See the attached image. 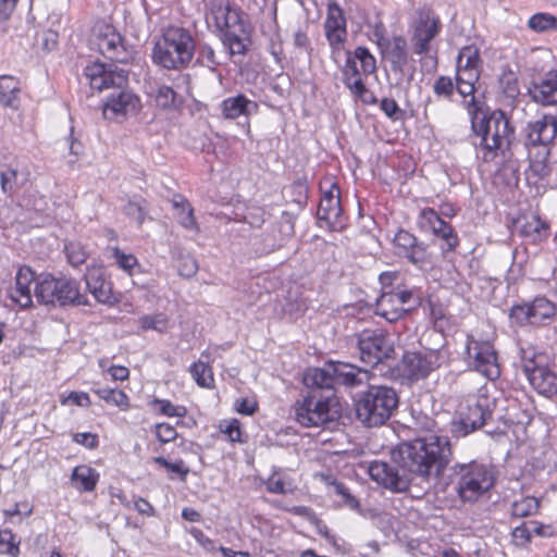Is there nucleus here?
<instances>
[{
  "mask_svg": "<svg viewBox=\"0 0 557 557\" xmlns=\"http://www.w3.org/2000/svg\"><path fill=\"white\" fill-rule=\"evenodd\" d=\"M1 189L4 194L11 195L17 187V171L8 169L0 173Z\"/></svg>",
  "mask_w": 557,
  "mask_h": 557,
  "instance_id": "nucleus-55",
  "label": "nucleus"
},
{
  "mask_svg": "<svg viewBox=\"0 0 557 557\" xmlns=\"http://www.w3.org/2000/svg\"><path fill=\"white\" fill-rule=\"evenodd\" d=\"M92 392L106 403L120 407L125 410L129 407L128 396L122 391L117 388L110 387H99L94 388Z\"/></svg>",
  "mask_w": 557,
  "mask_h": 557,
  "instance_id": "nucleus-35",
  "label": "nucleus"
},
{
  "mask_svg": "<svg viewBox=\"0 0 557 557\" xmlns=\"http://www.w3.org/2000/svg\"><path fill=\"white\" fill-rule=\"evenodd\" d=\"M195 53L197 54L196 62L211 71H214L221 64L214 49L207 42H200L198 46L195 45Z\"/></svg>",
  "mask_w": 557,
  "mask_h": 557,
  "instance_id": "nucleus-38",
  "label": "nucleus"
},
{
  "mask_svg": "<svg viewBox=\"0 0 557 557\" xmlns=\"http://www.w3.org/2000/svg\"><path fill=\"white\" fill-rule=\"evenodd\" d=\"M467 110L471 119V129L480 138L478 149L482 151V160L492 162L498 156L507 158L515 139V128L505 112L494 110L482 113L478 111L473 99L468 102Z\"/></svg>",
  "mask_w": 557,
  "mask_h": 557,
  "instance_id": "nucleus-3",
  "label": "nucleus"
},
{
  "mask_svg": "<svg viewBox=\"0 0 557 557\" xmlns=\"http://www.w3.org/2000/svg\"><path fill=\"white\" fill-rule=\"evenodd\" d=\"M21 92L18 81L11 75L0 76V104L3 107L16 109L18 106V96Z\"/></svg>",
  "mask_w": 557,
  "mask_h": 557,
  "instance_id": "nucleus-30",
  "label": "nucleus"
},
{
  "mask_svg": "<svg viewBox=\"0 0 557 557\" xmlns=\"http://www.w3.org/2000/svg\"><path fill=\"white\" fill-rule=\"evenodd\" d=\"M524 146L550 145L557 136V117L544 114L541 119L529 122L522 129Z\"/></svg>",
  "mask_w": 557,
  "mask_h": 557,
  "instance_id": "nucleus-19",
  "label": "nucleus"
},
{
  "mask_svg": "<svg viewBox=\"0 0 557 557\" xmlns=\"http://www.w3.org/2000/svg\"><path fill=\"white\" fill-rule=\"evenodd\" d=\"M151 404L159 406L160 413L166 417L182 418L186 414V408L184 406H175L168 399L154 398Z\"/></svg>",
  "mask_w": 557,
  "mask_h": 557,
  "instance_id": "nucleus-54",
  "label": "nucleus"
},
{
  "mask_svg": "<svg viewBox=\"0 0 557 557\" xmlns=\"http://www.w3.org/2000/svg\"><path fill=\"white\" fill-rule=\"evenodd\" d=\"M451 457L447 437L429 434L399 444L391 453V461L374 460L368 467L370 478L393 492L408 490L413 475L428 479L444 475L459 500L474 504L495 485V471L479 460L457 461L447 467Z\"/></svg>",
  "mask_w": 557,
  "mask_h": 557,
  "instance_id": "nucleus-1",
  "label": "nucleus"
},
{
  "mask_svg": "<svg viewBox=\"0 0 557 557\" xmlns=\"http://www.w3.org/2000/svg\"><path fill=\"white\" fill-rule=\"evenodd\" d=\"M433 90L435 95L450 99L455 90V85L450 77L440 76L434 83Z\"/></svg>",
  "mask_w": 557,
  "mask_h": 557,
  "instance_id": "nucleus-58",
  "label": "nucleus"
},
{
  "mask_svg": "<svg viewBox=\"0 0 557 557\" xmlns=\"http://www.w3.org/2000/svg\"><path fill=\"white\" fill-rule=\"evenodd\" d=\"M177 269L181 276L191 277L198 271V263L193 257H182L178 260Z\"/></svg>",
  "mask_w": 557,
  "mask_h": 557,
  "instance_id": "nucleus-62",
  "label": "nucleus"
},
{
  "mask_svg": "<svg viewBox=\"0 0 557 557\" xmlns=\"http://www.w3.org/2000/svg\"><path fill=\"white\" fill-rule=\"evenodd\" d=\"M520 357L522 371L534 389L546 397L557 395V372L547 366L546 355L528 346L520 349Z\"/></svg>",
  "mask_w": 557,
  "mask_h": 557,
  "instance_id": "nucleus-9",
  "label": "nucleus"
},
{
  "mask_svg": "<svg viewBox=\"0 0 557 557\" xmlns=\"http://www.w3.org/2000/svg\"><path fill=\"white\" fill-rule=\"evenodd\" d=\"M370 372L351 363L327 361L322 368L307 369V381L310 384H322L324 388L335 392L336 386L356 388L369 384Z\"/></svg>",
  "mask_w": 557,
  "mask_h": 557,
  "instance_id": "nucleus-7",
  "label": "nucleus"
},
{
  "mask_svg": "<svg viewBox=\"0 0 557 557\" xmlns=\"http://www.w3.org/2000/svg\"><path fill=\"white\" fill-rule=\"evenodd\" d=\"M436 237L441 238L444 242V245L442 247L443 252L454 251L459 245L458 235L451 225L444 230Z\"/></svg>",
  "mask_w": 557,
  "mask_h": 557,
  "instance_id": "nucleus-61",
  "label": "nucleus"
},
{
  "mask_svg": "<svg viewBox=\"0 0 557 557\" xmlns=\"http://www.w3.org/2000/svg\"><path fill=\"white\" fill-rule=\"evenodd\" d=\"M154 428L157 438L163 444L170 443L177 437L175 428L169 423H157Z\"/></svg>",
  "mask_w": 557,
  "mask_h": 557,
  "instance_id": "nucleus-63",
  "label": "nucleus"
},
{
  "mask_svg": "<svg viewBox=\"0 0 557 557\" xmlns=\"http://www.w3.org/2000/svg\"><path fill=\"white\" fill-rule=\"evenodd\" d=\"M337 186L334 184L329 191H325L320 200L317 216L320 222H324L330 230H339L343 227L342 207L338 194H334Z\"/></svg>",
  "mask_w": 557,
  "mask_h": 557,
  "instance_id": "nucleus-20",
  "label": "nucleus"
},
{
  "mask_svg": "<svg viewBox=\"0 0 557 557\" xmlns=\"http://www.w3.org/2000/svg\"><path fill=\"white\" fill-rule=\"evenodd\" d=\"M344 84L352 83L354 79L360 78L359 70L357 67V60L354 54L347 52V59L343 67Z\"/></svg>",
  "mask_w": 557,
  "mask_h": 557,
  "instance_id": "nucleus-60",
  "label": "nucleus"
},
{
  "mask_svg": "<svg viewBox=\"0 0 557 557\" xmlns=\"http://www.w3.org/2000/svg\"><path fill=\"white\" fill-rule=\"evenodd\" d=\"M374 35L377 37V45L386 59L389 60H408L407 41L403 36H394L392 40H385L376 28Z\"/></svg>",
  "mask_w": 557,
  "mask_h": 557,
  "instance_id": "nucleus-28",
  "label": "nucleus"
},
{
  "mask_svg": "<svg viewBox=\"0 0 557 557\" xmlns=\"http://www.w3.org/2000/svg\"><path fill=\"white\" fill-rule=\"evenodd\" d=\"M211 16L221 37L249 28L244 12L228 1L213 4Z\"/></svg>",
  "mask_w": 557,
  "mask_h": 557,
  "instance_id": "nucleus-16",
  "label": "nucleus"
},
{
  "mask_svg": "<svg viewBox=\"0 0 557 557\" xmlns=\"http://www.w3.org/2000/svg\"><path fill=\"white\" fill-rule=\"evenodd\" d=\"M331 486L333 487L335 494L343 498L344 505L350 509L360 510L359 500L349 492L343 482L334 480L331 482Z\"/></svg>",
  "mask_w": 557,
  "mask_h": 557,
  "instance_id": "nucleus-51",
  "label": "nucleus"
},
{
  "mask_svg": "<svg viewBox=\"0 0 557 557\" xmlns=\"http://www.w3.org/2000/svg\"><path fill=\"white\" fill-rule=\"evenodd\" d=\"M92 89L99 91L113 88L102 104L103 116L108 120L122 121L135 115L140 109V99L132 90L125 89L128 72L112 64L95 62L85 67L84 72Z\"/></svg>",
  "mask_w": 557,
  "mask_h": 557,
  "instance_id": "nucleus-2",
  "label": "nucleus"
},
{
  "mask_svg": "<svg viewBox=\"0 0 557 557\" xmlns=\"http://www.w3.org/2000/svg\"><path fill=\"white\" fill-rule=\"evenodd\" d=\"M35 281V272L29 267H21L15 275V287L9 293L10 298L21 308H29L33 305L30 285Z\"/></svg>",
  "mask_w": 557,
  "mask_h": 557,
  "instance_id": "nucleus-24",
  "label": "nucleus"
},
{
  "mask_svg": "<svg viewBox=\"0 0 557 557\" xmlns=\"http://www.w3.org/2000/svg\"><path fill=\"white\" fill-rule=\"evenodd\" d=\"M173 207L176 210V218L178 223L187 230H198V224L194 216V210L189 202L181 198L173 200Z\"/></svg>",
  "mask_w": 557,
  "mask_h": 557,
  "instance_id": "nucleus-37",
  "label": "nucleus"
},
{
  "mask_svg": "<svg viewBox=\"0 0 557 557\" xmlns=\"http://www.w3.org/2000/svg\"><path fill=\"white\" fill-rule=\"evenodd\" d=\"M533 325L550 320L556 314V306L546 297H536L530 302Z\"/></svg>",
  "mask_w": 557,
  "mask_h": 557,
  "instance_id": "nucleus-33",
  "label": "nucleus"
},
{
  "mask_svg": "<svg viewBox=\"0 0 557 557\" xmlns=\"http://www.w3.org/2000/svg\"><path fill=\"white\" fill-rule=\"evenodd\" d=\"M176 92L170 86L162 85L158 88L154 97L157 107L161 109H171L175 107Z\"/></svg>",
  "mask_w": 557,
  "mask_h": 557,
  "instance_id": "nucleus-46",
  "label": "nucleus"
},
{
  "mask_svg": "<svg viewBox=\"0 0 557 557\" xmlns=\"http://www.w3.org/2000/svg\"><path fill=\"white\" fill-rule=\"evenodd\" d=\"M354 55L357 61L360 62L362 72L366 75L372 74L376 70V61L375 58L370 53V51L366 47H357Z\"/></svg>",
  "mask_w": 557,
  "mask_h": 557,
  "instance_id": "nucleus-47",
  "label": "nucleus"
},
{
  "mask_svg": "<svg viewBox=\"0 0 557 557\" xmlns=\"http://www.w3.org/2000/svg\"><path fill=\"white\" fill-rule=\"evenodd\" d=\"M466 361L469 368L481 373L488 380L500 375L497 352L490 341H482L468 334L466 339Z\"/></svg>",
  "mask_w": 557,
  "mask_h": 557,
  "instance_id": "nucleus-12",
  "label": "nucleus"
},
{
  "mask_svg": "<svg viewBox=\"0 0 557 557\" xmlns=\"http://www.w3.org/2000/svg\"><path fill=\"white\" fill-rule=\"evenodd\" d=\"M223 46L227 49L230 55L240 54L247 52L249 40V28L236 33H230L221 37Z\"/></svg>",
  "mask_w": 557,
  "mask_h": 557,
  "instance_id": "nucleus-32",
  "label": "nucleus"
},
{
  "mask_svg": "<svg viewBox=\"0 0 557 557\" xmlns=\"http://www.w3.org/2000/svg\"><path fill=\"white\" fill-rule=\"evenodd\" d=\"M481 62L480 51L474 46L463 47L457 57V70L460 69H476Z\"/></svg>",
  "mask_w": 557,
  "mask_h": 557,
  "instance_id": "nucleus-41",
  "label": "nucleus"
},
{
  "mask_svg": "<svg viewBox=\"0 0 557 557\" xmlns=\"http://www.w3.org/2000/svg\"><path fill=\"white\" fill-rule=\"evenodd\" d=\"M412 41L416 54H425L430 50V41L436 37L441 29V22L429 8L417 10V20L412 24Z\"/></svg>",
  "mask_w": 557,
  "mask_h": 557,
  "instance_id": "nucleus-14",
  "label": "nucleus"
},
{
  "mask_svg": "<svg viewBox=\"0 0 557 557\" xmlns=\"http://www.w3.org/2000/svg\"><path fill=\"white\" fill-rule=\"evenodd\" d=\"M549 145H537L527 147L529 149L530 171L537 177L543 178L550 172L548 159L550 154Z\"/></svg>",
  "mask_w": 557,
  "mask_h": 557,
  "instance_id": "nucleus-27",
  "label": "nucleus"
},
{
  "mask_svg": "<svg viewBox=\"0 0 557 557\" xmlns=\"http://www.w3.org/2000/svg\"><path fill=\"white\" fill-rule=\"evenodd\" d=\"M380 108L385 113V115L393 121L403 119L405 114L397 102L392 98H383L380 102Z\"/></svg>",
  "mask_w": 557,
  "mask_h": 557,
  "instance_id": "nucleus-56",
  "label": "nucleus"
},
{
  "mask_svg": "<svg viewBox=\"0 0 557 557\" xmlns=\"http://www.w3.org/2000/svg\"><path fill=\"white\" fill-rule=\"evenodd\" d=\"M189 372L200 387L211 388L213 386L212 369L207 362L202 360L194 362L189 368Z\"/></svg>",
  "mask_w": 557,
  "mask_h": 557,
  "instance_id": "nucleus-36",
  "label": "nucleus"
},
{
  "mask_svg": "<svg viewBox=\"0 0 557 557\" xmlns=\"http://www.w3.org/2000/svg\"><path fill=\"white\" fill-rule=\"evenodd\" d=\"M509 318L513 323L520 326L527 324L533 325L530 302L513 305L510 308Z\"/></svg>",
  "mask_w": 557,
  "mask_h": 557,
  "instance_id": "nucleus-44",
  "label": "nucleus"
},
{
  "mask_svg": "<svg viewBox=\"0 0 557 557\" xmlns=\"http://www.w3.org/2000/svg\"><path fill=\"white\" fill-rule=\"evenodd\" d=\"M86 286L98 302L111 305L116 301L112 283L104 277L102 269H89L85 274Z\"/></svg>",
  "mask_w": 557,
  "mask_h": 557,
  "instance_id": "nucleus-22",
  "label": "nucleus"
},
{
  "mask_svg": "<svg viewBox=\"0 0 557 557\" xmlns=\"http://www.w3.org/2000/svg\"><path fill=\"white\" fill-rule=\"evenodd\" d=\"M306 392L294 405L295 419L305 428L324 426L341 417V405L334 391L324 388L322 384H310L307 371L304 373Z\"/></svg>",
  "mask_w": 557,
  "mask_h": 557,
  "instance_id": "nucleus-4",
  "label": "nucleus"
},
{
  "mask_svg": "<svg viewBox=\"0 0 557 557\" xmlns=\"http://www.w3.org/2000/svg\"><path fill=\"white\" fill-rule=\"evenodd\" d=\"M34 294L39 304L54 308L88 305L87 297L79 292L78 282L73 278L42 275L36 282Z\"/></svg>",
  "mask_w": 557,
  "mask_h": 557,
  "instance_id": "nucleus-8",
  "label": "nucleus"
},
{
  "mask_svg": "<svg viewBox=\"0 0 557 557\" xmlns=\"http://www.w3.org/2000/svg\"><path fill=\"white\" fill-rule=\"evenodd\" d=\"M528 26L537 33L557 28V18L549 13H536L528 21Z\"/></svg>",
  "mask_w": 557,
  "mask_h": 557,
  "instance_id": "nucleus-43",
  "label": "nucleus"
},
{
  "mask_svg": "<svg viewBox=\"0 0 557 557\" xmlns=\"http://www.w3.org/2000/svg\"><path fill=\"white\" fill-rule=\"evenodd\" d=\"M394 252L397 257L406 259L412 265L422 269L430 262L428 245L406 230H398L393 239Z\"/></svg>",
  "mask_w": 557,
  "mask_h": 557,
  "instance_id": "nucleus-15",
  "label": "nucleus"
},
{
  "mask_svg": "<svg viewBox=\"0 0 557 557\" xmlns=\"http://www.w3.org/2000/svg\"><path fill=\"white\" fill-rule=\"evenodd\" d=\"M285 195L292 202L302 209L308 200V183L306 177H299L285 188Z\"/></svg>",
  "mask_w": 557,
  "mask_h": 557,
  "instance_id": "nucleus-34",
  "label": "nucleus"
},
{
  "mask_svg": "<svg viewBox=\"0 0 557 557\" xmlns=\"http://www.w3.org/2000/svg\"><path fill=\"white\" fill-rule=\"evenodd\" d=\"M73 441L87 448H96L98 446V436L92 433H75Z\"/></svg>",
  "mask_w": 557,
  "mask_h": 557,
  "instance_id": "nucleus-64",
  "label": "nucleus"
},
{
  "mask_svg": "<svg viewBox=\"0 0 557 557\" xmlns=\"http://www.w3.org/2000/svg\"><path fill=\"white\" fill-rule=\"evenodd\" d=\"M97 46L99 51L113 62L127 63L131 59V52L125 48L122 36L109 24L100 26Z\"/></svg>",
  "mask_w": 557,
  "mask_h": 557,
  "instance_id": "nucleus-18",
  "label": "nucleus"
},
{
  "mask_svg": "<svg viewBox=\"0 0 557 557\" xmlns=\"http://www.w3.org/2000/svg\"><path fill=\"white\" fill-rule=\"evenodd\" d=\"M360 360L376 366L392 357L394 347L381 330H363L356 335Z\"/></svg>",
  "mask_w": 557,
  "mask_h": 557,
  "instance_id": "nucleus-13",
  "label": "nucleus"
},
{
  "mask_svg": "<svg viewBox=\"0 0 557 557\" xmlns=\"http://www.w3.org/2000/svg\"><path fill=\"white\" fill-rule=\"evenodd\" d=\"M511 535L515 545L521 547L528 545L532 540L529 522H523L521 525L516 527Z\"/></svg>",
  "mask_w": 557,
  "mask_h": 557,
  "instance_id": "nucleus-57",
  "label": "nucleus"
},
{
  "mask_svg": "<svg viewBox=\"0 0 557 557\" xmlns=\"http://www.w3.org/2000/svg\"><path fill=\"white\" fill-rule=\"evenodd\" d=\"M418 224L420 230L432 232L435 236L440 235L444 230L450 226L432 208H425L420 212Z\"/></svg>",
  "mask_w": 557,
  "mask_h": 557,
  "instance_id": "nucleus-31",
  "label": "nucleus"
},
{
  "mask_svg": "<svg viewBox=\"0 0 557 557\" xmlns=\"http://www.w3.org/2000/svg\"><path fill=\"white\" fill-rule=\"evenodd\" d=\"M0 553L17 557L20 555V541L12 530L4 528L0 529Z\"/></svg>",
  "mask_w": 557,
  "mask_h": 557,
  "instance_id": "nucleus-42",
  "label": "nucleus"
},
{
  "mask_svg": "<svg viewBox=\"0 0 557 557\" xmlns=\"http://www.w3.org/2000/svg\"><path fill=\"white\" fill-rule=\"evenodd\" d=\"M194 55L195 40L190 32L178 26L168 27L152 49L153 62L166 70L188 67Z\"/></svg>",
  "mask_w": 557,
  "mask_h": 557,
  "instance_id": "nucleus-5",
  "label": "nucleus"
},
{
  "mask_svg": "<svg viewBox=\"0 0 557 557\" xmlns=\"http://www.w3.org/2000/svg\"><path fill=\"white\" fill-rule=\"evenodd\" d=\"M441 349H426L424 352L406 351L397 364L398 375L410 383L426 379L444 362Z\"/></svg>",
  "mask_w": 557,
  "mask_h": 557,
  "instance_id": "nucleus-11",
  "label": "nucleus"
},
{
  "mask_svg": "<svg viewBox=\"0 0 557 557\" xmlns=\"http://www.w3.org/2000/svg\"><path fill=\"white\" fill-rule=\"evenodd\" d=\"M491 417L487 398H468L455 411L449 422V432L455 438L466 437L483 428Z\"/></svg>",
  "mask_w": 557,
  "mask_h": 557,
  "instance_id": "nucleus-10",
  "label": "nucleus"
},
{
  "mask_svg": "<svg viewBox=\"0 0 557 557\" xmlns=\"http://www.w3.org/2000/svg\"><path fill=\"white\" fill-rule=\"evenodd\" d=\"M529 94L535 102L557 104V70H550L532 81Z\"/></svg>",
  "mask_w": 557,
  "mask_h": 557,
  "instance_id": "nucleus-21",
  "label": "nucleus"
},
{
  "mask_svg": "<svg viewBox=\"0 0 557 557\" xmlns=\"http://www.w3.org/2000/svg\"><path fill=\"white\" fill-rule=\"evenodd\" d=\"M398 403V395L393 387L369 385L355 399L356 417L367 426H381L393 416Z\"/></svg>",
  "mask_w": 557,
  "mask_h": 557,
  "instance_id": "nucleus-6",
  "label": "nucleus"
},
{
  "mask_svg": "<svg viewBox=\"0 0 557 557\" xmlns=\"http://www.w3.org/2000/svg\"><path fill=\"white\" fill-rule=\"evenodd\" d=\"M517 225H521V234L531 237L533 240L541 239L542 233L546 232L545 222L540 218L532 215L517 221Z\"/></svg>",
  "mask_w": 557,
  "mask_h": 557,
  "instance_id": "nucleus-39",
  "label": "nucleus"
},
{
  "mask_svg": "<svg viewBox=\"0 0 557 557\" xmlns=\"http://www.w3.org/2000/svg\"><path fill=\"white\" fill-rule=\"evenodd\" d=\"M350 91L357 96L363 103L366 104H374L376 103V98L364 85L361 78L354 79L352 83H348L346 85Z\"/></svg>",
  "mask_w": 557,
  "mask_h": 557,
  "instance_id": "nucleus-49",
  "label": "nucleus"
},
{
  "mask_svg": "<svg viewBox=\"0 0 557 557\" xmlns=\"http://www.w3.org/2000/svg\"><path fill=\"white\" fill-rule=\"evenodd\" d=\"M124 213L134 219L138 225H141L146 219V201L145 200H131L124 207Z\"/></svg>",
  "mask_w": 557,
  "mask_h": 557,
  "instance_id": "nucleus-48",
  "label": "nucleus"
},
{
  "mask_svg": "<svg viewBox=\"0 0 557 557\" xmlns=\"http://www.w3.org/2000/svg\"><path fill=\"white\" fill-rule=\"evenodd\" d=\"M375 314L394 323L406 317V310L396 302L392 292L381 293L375 302Z\"/></svg>",
  "mask_w": 557,
  "mask_h": 557,
  "instance_id": "nucleus-25",
  "label": "nucleus"
},
{
  "mask_svg": "<svg viewBox=\"0 0 557 557\" xmlns=\"http://www.w3.org/2000/svg\"><path fill=\"white\" fill-rule=\"evenodd\" d=\"M539 499L532 496H527L512 503L511 515L516 518H524L535 515L539 511Z\"/></svg>",
  "mask_w": 557,
  "mask_h": 557,
  "instance_id": "nucleus-40",
  "label": "nucleus"
},
{
  "mask_svg": "<svg viewBox=\"0 0 557 557\" xmlns=\"http://www.w3.org/2000/svg\"><path fill=\"white\" fill-rule=\"evenodd\" d=\"M400 272L398 271H385L379 275V283L381 286V293L393 292L399 285L405 284L400 282Z\"/></svg>",
  "mask_w": 557,
  "mask_h": 557,
  "instance_id": "nucleus-52",
  "label": "nucleus"
},
{
  "mask_svg": "<svg viewBox=\"0 0 557 557\" xmlns=\"http://www.w3.org/2000/svg\"><path fill=\"white\" fill-rule=\"evenodd\" d=\"M99 474L97 471L86 465L74 468L71 474L72 484L81 492H92L96 488Z\"/></svg>",
  "mask_w": 557,
  "mask_h": 557,
  "instance_id": "nucleus-29",
  "label": "nucleus"
},
{
  "mask_svg": "<svg viewBox=\"0 0 557 557\" xmlns=\"http://www.w3.org/2000/svg\"><path fill=\"white\" fill-rule=\"evenodd\" d=\"M258 111V102L250 100L244 94L227 97L221 102L222 115L227 120H236L239 116L249 117Z\"/></svg>",
  "mask_w": 557,
  "mask_h": 557,
  "instance_id": "nucleus-23",
  "label": "nucleus"
},
{
  "mask_svg": "<svg viewBox=\"0 0 557 557\" xmlns=\"http://www.w3.org/2000/svg\"><path fill=\"white\" fill-rule=\"evenodd\" d=\"M455 88L459 92V95L463 98V103L467 107L468 102L473 99L475 107L478 108V111H481V103L476 100L474 96V84L472 83H463L460 81H456Z\"/></svg>",
  "mask_w": 557,
  "mask_h": 557,
  "instance_id": "nucleus-59",
  "label": "nucleus"
},
{
  "mask_svg": "<svg viewBox=\"0 0 557 557\" xmlns=\"http://www.w3.org/2000/svg\"><path fill=\"white\" fill-rule=\"evenodd\" d=\"M392 295L401 309L406 310V315L419 308L423 298L422 290L419 287L408 286L407 284L399 285L392 292Z\"/></svg>",
  "mask_w": 557,
  "mask_h": 557,
  "instance_id": "nucleus-26",
  "label": "nucleus"
},
{
  "mask_svg": "<svg viewBox=\"0 0 557 557\" xmlns=\"http://www.w3.org/2000/svg\"><path fill=\"white\" fill-rule=\"evenodd\" d=\"M65 253L69 262L73 267H79L85 263L88 252L79 242H70L65 244Z\"/></svg>",
  "mask_w": 557,
  "mask_h": 557,
  "instance_id": "nucleus-45",
  "label": "nucleus"
},
{
  "mask_svg": "<svg viewBox=\"0 0 557 557\" xmlns=\"http://www.w3.org/2000/svg\"><path fill=\"white\" fill-rule=\"evenodd\" d=\"M166 325L168 319L162 313L140 318V326L143 330H154L162 333L166 330Z\"/></svg>",
  "mask_w": 557,
  "mask_h": 557,
  "instance_id": "nucleus-53",
  "label": "nucleus"
},
{
  "mask_svg": "<svg viewBox=\"0 0 557 557\" xmlns=\"http://www.w3.org/2000/svg\"><path fill=\"white\" fill-rule=\"evenodd\" d=\"M112 257L114 258L119 268L128 274H132L134 268L138 265V260L134 255L125 253L117 247L112 249Z\"/></svg>",
  "mask_w": 557,
  "mask_h": 557,
  "instance_id": "nucleus-50",
  "label": "nucleus"
},
{
  "mask_svg": "<svg viewBox=\"0 0 557 557\" xmlns=\"http://www.w3.org/2000/svg\"><path fill=\"white\" fill-rule=\"evenodd\" d=\"M323 26L332 52L341 51L347 40V21L343 9L336 1L327 3Z\"/></svg>",
  "mask_w": 557,
  "mask_h": 557,
  "instance_id": "nucleus-17",
  "label": "nucleus"
}]
</instances>
